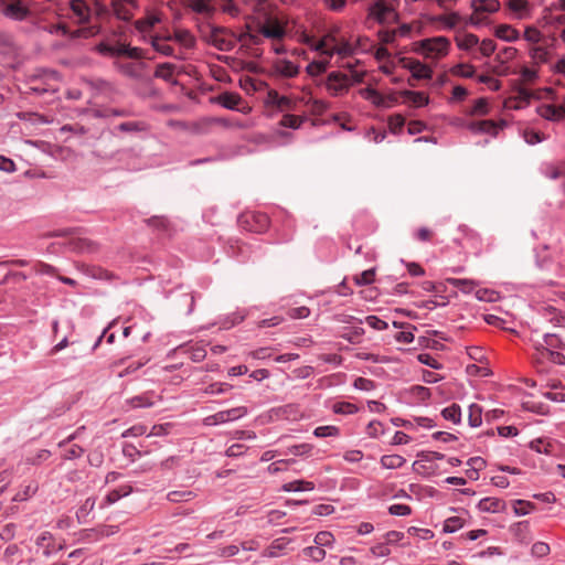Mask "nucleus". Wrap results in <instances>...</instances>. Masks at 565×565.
<instances>
[{"instance_id":"obj_1","label":"nucleus","mask_w":565,"mask_h":565,"mask_svg":"<svg viewBox=\"0 0 565 565\" xmlns=\"http://www.w3.org/2000/svg\"><path fill=\"white\" fill-rule=\"evenodd\" d=\"M199 31L203 41L220 51H231L236 44L234 33L226 28L203 23L199 26Z\"/></svg>"},{"instance_id":"obj_2","label":"nucleus","mask_w":565,"mask_h":565,"mask_svg":"<svg viewBox=\"0 0 565 565\" xmlns=\"http://www.w3.org/2000/svg\"><path fill=\"white\" fill-rule=\"evenodd\" d=\"M71 9L79 24L88 23L93 13L99 15L105 12L100 0H71Z\"/></svg>"},{"instance_id":"obj_3","label":"nucleus","mask_w":565,"mask_h":565,"mask_svg":"<svg viewBox=\"0 0 565 565\" xmlns=\"http://www.w3.org/2000/svg\"><path fill=\"white\" fill-rule=\"evenodd\" d=\"M449 40L445 36L425 39L417 43L416 51L428 58H438L447 54Z\"/></svg>"},{"instance_id":"obj_4","label":"nucleus","mask_w":565,"mask_h":565,"mask_svg":"<svg viewBox=\"0 0 565 565\" xmlns=\"http://www.w3.org/2000/svg\"><path fill=\"white\" fill-rule=\"evenodd\" d=\"M369 11L381 24H390L397 20L396 0H376Z\"/></svg>"},{"instance_id":"obj_5","label":"nucleus","mask_w":565,"mask_h":565,"mask_svg":"<svg viewBox=\"0 0 565 565\" xmlns=\"http://www.w3.org/2000/svg\"><path fill=\"white\" fill-rule=\"evenodd\" d=\"M0 10L9 19L22 21L30 14V9L22 0H0Z\"/></svg>"},{"instance_id":"obj_6","label":"nucleus","mask_w":565,"mask_h":565,"mask_svg":"<svg viewBox=\"0 0 565 565\" xmlns=\"http://www.w3.org/2000/svg\"><path fill=\"white\" fill-rule=\"evenodd\" d=\"M246 413H247V409L244 406L234 407V408H231L227 411H221L216 414L205 417L204 425L214 426V425L232 422V420H235V419H238V418L245 416Z\"/></svg>"},{"instance_id":"obj_7","label":"nucleus","mask_w":565,"mask_h":565,"mask_svg":"<svg viewBox=\"0 0 565 565\" xmlns=\"http://www.w3.org/2000/svg\"><path fill=\"white\" fill-rule=\"evenodd\" d=\"M350 79L348 75L340 72H331L327 76L326 87L332 96H338L343 92H348L350 87Z\"/></svg>"},{"instance_id":"obj_8","label":"nucleus","mask_w":565,"mask_h":565,"mask_svg":"<svg viewBox=\"0 0 565 565\" xmlns=\"http://www.w3.org/2000/svg\"><path fill=\"white\" fill-rule=\"evenodd\" d=\"M258 31L265 38L280 40L286 31L285 26L277 18L267 17L263 23H259Z\"/></svg>"},{"instance_id":"obj_9","label":"nucleus","mask_w":565,"mask_h":565,"mask_svg":"<svg viewBox=\"0 0 565 565\" xmlns=\"http://www.w3.org/2000/svg\"><path fill=\"white\" fill-rule=\"evenodd\" d=\"M242 224H246V228L250 232L262 233L269 226V217L264 213H248L242 220Z\"/></svg>"},{"instance_id":"obj_10","label":"nucleus","mask_w":565,"mask_h":565,"mask_svg":"<svg viewBox=\"0 0 565 565\" xmlns=\"http://www.w3.org/2000/svg\"><path fill=\"white\" fill-rule=\"evenodd\" d=\"M76 267L84 275L89 276L94 279H100V280H107V281L117 279V276L114 273H111L103 267H99V266L87 265V264L81 263V264H77Z\"/></svg>"},{"instance_id":"obj_11","label":"nucleus","mask_w":565,"mask_h":565,"mask_svg":"<svg viewBox=\"0 0 565 565\" xmlns=\"http://www.w3.org/2000/svg\"><path fill=\"white\" fill-rule=\"evenodd\" d=\"M223 122L218 118L206 117L201 118L196 121L190 122L188 125V130L195 135H206L210 132L211 128L216 125Z\"/></svg>"},{"instance_id":"obj_12","label":"nucleus","mask_w":565,"mask_h":565,"mask_svg":"<svg viewBox=\"0 0 565 565\" xmlns=\"http://www.w3.org/2000/svg\"><path fill=\"white\" fill-rule=\"evenodd\" d=\"M537 113L544 119L559 121L565 118V105H543L537 108Z\"/></svg>"},{"instance_id":"obj_13","label":"nucleus","mask_w":565,"mask_h":565,"mask_svg":"<svg viewBox=\"0 0 565 565\" xmlns=\"http://www.w3.org/2000/svg\"><path fill=\"white\" fill-rule=\"evenodd\" d=\"M504 125L502 122L501 125H498L493 120H479V121H471L468 125V129L472 132H486L490 134L492 136H495L499 128H501Z\"/></svg>"},{"instance_id":"obj_14","label":"nucleus","mask_w":565,"mask_h":565,"mask_svg":"<svg viewBox=\"0 0 565 565\" xmlns=\"http://www.w3.org/2000/svg\"><path fill=\"white\" fill-rule=\"evenodd\" d=\"M58 29L62 31L64 35H68L71 39H87L96 35L99 32V28L97 25L84 26L74 31H71L66 25H60Z\"/></svg>"},{"instance_id":"obj_15","label":"nucleus","mask_w":565,"mask_h":565,"mask_svg":"<svg viewBox=\"0 0 565 565\" xmlns=\"http://www.w3.org/2000/svg\"><path fill=\"white\" fill-rule=\"evenodd\" d=\"M291 540L287 537H279L271 542V544L264 550L263 556L265 557H278L280 556L287 546L290 544Z\"/></svg>"},{"instance_id":"obj_16","label":"nucleus","mask_w":565,"mask_h":565,"mask_svg":"<svg viewBox=\"0 0 565 565\" xmlns=\"http://www.w3.org/2000/svg\"><path fill=\"white\" fill-rule=\"evenodd\" d=\"M416 79L431 78L433 71L419 61L412 60L405 65Z\"/></svg>"},{"instance_id":"obj_17","label":"nucleus","mask_w":565,"mask_h":565,"mask_svg":"<svg viewBox=\"0 0 565 565\" xmlns=\"http://www.w3.org/2000/svg\"><path fill=\"white\" fill-rule=\"evenodd\" d=\"M478 509L481 512L498 513L505 509V503L497 498H484L479 501Z\"/></svg>"},{"instance_id":"obj_18","label":"nucleus","mask_w":565,"mask_h":565,"mask_svg":"<svg viewBox=\"0 0 565 565\" xmlns=\"http://www.w3.org/2000/svg\"><path fill=\"white\" fill-rule=\"evenodd\" d=\"M275 71L287 78L295 77L299 73V67L288 60H278L275 63Z\"/></svg>"},{"instance_id":"obj_19","label":"nucleus","mask_w":565,"mask_h":565,"mask_svg":"<svg viewBox=\"0 0 565 565\" xmlns=\"http://www.w3.org/2000/svg\"><path fill=\"white\" fill-rule=\"evenodd\" d=\"M111 8L115 15L124 21H130L134 17V10L136 9L122 1H111Z\"/></svg>"},{"instance_id":"obj_20","label":"nucleus","mask_w":565,"mask_h":565,"mask_svg":"<svg viewBox=\"0 0 565 565\" xmlns=\"http://www.w3.org/2000/svg\"><path fill=\"white\" fill-rule=\"evenodd\" d=\"M161 21L157 12H148V14L135 22L136 29L140 32L150 31L157 23Z\"/></svg>"},{"instance_id":"obj_21","label":"nucleus","mask_w":565,"mask_h":565,"mask_svg":"<svg viewBox=\"0 0 565 565\" xmlns=\"http://www.w3.org/2000/svg\"><path fill=\"white\" fill-rule=\"evenodd\" d=\"M471 7L481 13H494L500 9V2L498 0H473Z\"/></svg>"},{"instance_id":"obj_22","label":"nucleus","mask_w":565,"mask_h":565,"mask_svg":"<svg viewBox=\"0 0 565 565\" xmlns=\"http://www.w3.org/2000/svg\"><path fill=\"white\" fill-rule=\"evenodd\" d=\"M494 34L499 39L508 42H514L520 38L519 31L509 24H500L497 26Z\"/></svg>"},{"instance_id":"obj_23","label":"nucleus","mask_w":565,"mask_h":565,"mask_svg":"<svg viewBox=\"0 0 565 565\" xmlns=\"http://www.w3.org/2000/svg\"><path fill=\"white\" fill-rule=\"evenodd\" d=\"M175 68L177 66L171 63L158 64L154 71V76L158 78H162L166 82L175 84L177 82L173 81Z\"/></svg>"},{"instance_id":"obj_24","label":"nucleus","mask_w":565,"mask_h":565,"mask_svg":"<svg viewBox=\"0 0 565 565\" xmlns=\"http://www.w3.org/2000/svg\"><path fill=\"white\" fill-rule=\"evenodd\" d=\"M446 282L460 289L465 294H470L478 287V282L472 279L447 278Z\"/></svg>"},{"instance_id":"obj_25","label":"nucleus","mask_w":565,"mask_h":565,"mask_svg":"<svg viewBox=\"0 0 565 565\" xmlns=\"http://www.w3.org/2000/svg\"><path fill=\"white\" fill-rule=\"evenodd\" d=\"M35 544L43 550V555L49 557L54 550L53 535L50 532H43L38 536Z\"/></svg>"},{"instance_id":"obj_26","label":"nucleus","mask_w":565,"mask_h":565,"mask_svg":"<svg viewBox=\"0 0 565 565\" xmlns=\"http://www.w3.org/2000/svg\"><path fill=\"white\" fill-rule=\"evenodd\" d=\"M353 53L354 47L348 41H343L339 44L334 42L331 51H328V57L331 58L334 54H338L341 57H348L353 55Z\"/></svg>"},{"instance_id":"obj_27","label":"nucleus","mask_w":565,"mask_h":565,"mask_svg":"<svg viewBox=\"0 0 565 565\" xmlns=\"http://www.w3.org/2000/svg\"><path fill=\"white\" fill-rule=\"evenodd\" d=\"M185 4L200 14L210 15L213 12V8L207 0H185Z\"/></svg>"},{"instance_id":"obj_28","label":"nucleus","mask_w":565,"mask_h":565,"mask_svg":"<svg viewBox=\"0 0 565 565\" xmlns=\"http://www.w3.org/2000/svg\"><path fill=\"white\" fill-rule=\"evenodd\" d=\"M456 43L461 50H471L479 44V38L472 33H466L456 38Z\"/></svg>"},{"instance_id":"obj_29","label":"nucleus","mask_w":565,"mask_h":565,"mask_svg":"<svg viewBox=\"0 0 565 565\" xmlns=\"http://www.w3.org/2000/svg\"><path fill=\"white\" fill-rule=\"evenodd\" d=\"M242 98L236 93H223L218 96V103L227 109H236Z\"/></svg>"},{"instance_id":"obj_30","label":"nucleus","mask_w":565,"mask_h":565,"mask_svg":"<svg viewBox=\"0 0 565 565\" xmlns=\"http://www.w3.org/2000/svg\"><path fill=\"white\" fill-rule=\"evenodd\" d=\"M73 250L78 253H94L97 250V246L94 242L86 238H77L71 243Z\"/></svg>"},{"instance_id":"obj_31","label":"nucleus","mask_w":565,"mask_h":565,"mask_svg":"<svg viewBox=\"0 0 565 565\" xmlns=\"http://www.w3.org/2000/svg\"><path fill=\"white\" fill-rule=\"evenodd\" d=\"M315 489V484L311 481L295 480L282 486V490L286 492L291 491H311Z\"/></svg>"},{"instance_id":"obj_32","label":"nucleus","mask_w":565,"mask_h":565,"mask_svg":"<svg viewBox=\"0 0 565 565\" xmlns=\"http://www.w3.org/2000/svg\"><path fill=\"white\" fill-rule=\"evenodd\" d=\"M406 460L399 455H384L381 458V465L385 469L401 468Z\"/></svg>"},{"instance_id":"obj_33","label":"nucleus","mask_w":565,"mask_h":565,"mask_svg":"<svg viewBox=\"0 0 565 565\" xmlns=\"http://www.w3.org/2000/svg\"><path fill=\"white\" fill-rule=\"evenodd\" d=\"M337 42L335 38L331 34L323 36L320 41L315 42L312 49L320 52L322 55L328 56V51H331L333 43Z\"/></svg>"},{"instance_id":"obj_34","label":"nucleus","mask_w":565,"mask_h":565,"mask_svg":"<svg viewBox=\"0 0 565 565\" xmlns=\"http://www.w3.org/2000/svg\"><path fill=\"white\" fill-rule=\"evenodd\" d=\"M305 120L306 117L286 114L280 119L279 125L286 128L298 129Z\"/></svg>"},{"instance_id":"obj_35","label":"nucleus","mask_w":565,"mask_h":565,"mask_svg":"<svg viewBox=\"0 0 565 565\" xmlns=\"http://www.w3.org/2000/svg\"><path fill=\"white\" fill-rule=\"evenodd\" d=\"M469 424L472 427H478L482 423V408L478 404H471L469 406V415H468Z\"/></svg>"},{"instance_id":"obj_36","label":"nucleus","mask_w":565,"mask_h":565,"mask_svg":"<svg viewBox=\"0 0 565 565\" xmlns=\"http://www.w3.org/2000/svg\"><path fill=\"white\" fill-rule=\"evenodd\" d=\"M131 491H132V488L130 486H121L120 488L115 489L107 494L106 502L108 504H113L116 501H118L120 498L126 497L129 493H131Z\"/></svg>"},{"instance_id":"obj_37","label":"nucleus","mask_w":565,"mask_h":565,"mask_svg":"<svg viewBox=\"0 0 565 565\" xmlns=\"http://www.w3.org/2000/svg\"><path fill=\"white\" fill-rule=\"evenodd\" d=\"M476 297L480 301L494 302L499 300V292L493 289L480 288L476 290Z\"/></svg>"},{"instance_id":"obj_38","label":"nucleus","mask_w":565,"mask_h":565,"mask_svg":"<svg viewBox=\"0 0 565 565\" xmlns=\"http://www.w3.org/2000/svg\"><path fill=\"white\" fill-rule=\"evenodd\" d=\"M531 56L536 63H545L550 58V51L544 45H536L531 50Z\"/></svg>"},{"instance_id":"obj_39","label":"nucleus","mask_w":565,"mask_h":565,"mask_svg":"<svg viewBox=\"0 0 565 565\" xmlns=\"http://www.w3.org/2000/svg\"><path fill=\"white\" fill-rule=\"evenodd\" d=\"M404 95L417 107L426 106L429 102L428 96L422 92L406 90Z\"/></svg>"},{"instance_id":"obj_40","label":"nucleus","mask_w":565,"mask_h":565,"mask_svg":"<svg viewBox=\"0 0 565 565\" xmlns=\"http://www.w3.org/2000/svg\"><path fill=\"white\" fill-rule=\"evenodd\" d=\"M443 416L445 419L450 420L455 424L459 423L460 417H461V412H460L459 405L452 404L449 407H446L443 411Z\"/></svg>"},{"instance_id":"obj_41","label":"nucleus","mask_w":565,"mask_h":565,"mask_svg":"<svg viewBox=\"0 0 565 565\" xmlns=\"http://www.w3.org/2000/svg\"><path fill=\"white\" fill-rule=\"evenodd\" d=\"M329 66V58L327 61H315L307 66V72L311 76H317L327 71Z\"/></svg>"},{"instance_id":"obj_42","label":"nucleus","mask_w":565,"mask_h":565,"mask_svg":"<svg viewBox=\"0 0 565 565\" xmlns=\"http://www.w3.org/2000/svg\"><path fill=\"white\" fill-rule=\"evenodd\" d=\"M151 43H152L153 49H154L157 52H159V53H161V54H163V55H167V56H169V55H172V54H173V47H172L171 45L167 44V43L163 41V39H161V38H159V36H154V38L152 39V42H151Z\"/></svg>"},{"instance_id":"obj_43","label":"nucleus","mask_w":565,"mask_h":565,"mask_svg":"<svg viewBox=\"0 0 565 565\" xmlns=\"http://www.w3.org/2000/svg\"><path fill=\"white\" fill-rule=\"evenodd\" d=\"M534 509V504L525 500H516L513 504V511L516 515H526Z\"/></svg>"},{"instance_id":"obj_44","label":"nucleus","mask_w":565,"mask_h":565,"mask_svg":"<svg viewBox=\"0 0 565 565\" xmlns=\"http://www.w3.org/2000/svg\"><path fill=\"white\" fill-rule=\"evenodd\" d=\"M332 411L335 414L348 415V414L355 413L358 411V407L354 404H351L349 402H338V403L333 404Z\"/></svg>"},{"instance_id":"obj_45","label":"nucleus","mask_w":565,"mask_h":565,"mask_svg":"<svg viewBox=\"0 0 565 565\" xmlns=\"http://www.w3.org/2000/svg\"><path fill=\"white\" fill-rule=\"evenodd\" d=\"M174 39L185 47H192L194 45V38L189 31L180 30L174 33Z\"/></svg>"},{"instance_id":"obj_46","label":"nucleus","mask_w":565,"mask_h":565,"mask_svg":"<svg viewBox=\"0 0 565 565\" xmlns=\"http://www.w3.org/2000/svg\"><path fill=\"white\" fill-rule=\"evenodd\" d=\"M294 462H295L294 459L277 460V461L273 462L271 465H269L267 470L269 473L276 475L278 472L286 471L288 469V466Z\"/></svg>"},{"instance_id":"obj_47","label":"nucleus","mask_w":565,"mask_h":565,"mask_svg":"<svg viewBox=\"0 0 565 565\" xmlns=\"http://www.w3.org/2000/svg\"><path fill=\"white\" fill-rule=\"evenodd\" d=\"M127 403L134 407V408H138V407H151L154 403L149 398L148 395H139V396H135L130 399L127 401Z\"/></svg>"},{"instance_id":"obj_48","label":"nucleus","mask_w":565,"mask_h":565,"mask_svg":"<svg viewBox=\"0 0 565 565\" xmlns=\"http://www.w3.org/2000/svg\"><path fill=\"white\" fill-rule=\"evenodd\" d=\"M127 44L117 43L115 45H100V52H107L111 55H125L127 54Z\"/></svg>"},{"instance_id":"obj_49","label":"nucleus","mask_w":565,"mask_h":565,"mask_svg":"<svg viewBox=\"0 0 565 565\" xmlns=\"http://www.w3.org/2000/svg\"><path fill=\"white\" fill-rule=\"evenodd\" d=\"M516 97L514 98L515 102L527 104L531 98L533 97V93L526 88L523 84H520L515 87Z\"/></svg>"},{"instance_id":"obj_50","label":"nucleus","mask_w":565,"mask_h":565,"mask_svg":"<svg viewBox=\"0 0 565 565\" xmlns=\"http://www.w3.org/2000/svg\"><path fill=\"white\" fill-rule=\"evenodd\" d=\"M463 526V521L458 516L448 518L444 524V531L447 533L456 532Z\"/></svg>"},{"instance_id":"obj_51","label":"nucleus","mask_w":565,"mask_h":565,"mask_svg":"<svg viewBox=\"0 0 565 565\" xmlns=\"http://www.w3.org/2000/svg\"><path fill=\"white\" fill-rule=\"evenodd\" d=\"M303 553L316 562L322 561L326 556V551L319 545L306 547Z\"/></svg>"},{"instance_id":"obj_52","label":"nucleus","mask_w":565,"mask_h":565,"mask_svg":"<svg viewBox=\"0 0 565 565\" xmlns=\"http://www.w3.org/2000/svg\"><path fill=\"white\" fill-rule=\"evenodd\" d=\"M193 497L191 491H171L167 494V498L171 502H183L189 501Z\"/></svg>"},{"instance_id":"obj_53","label":"nucleus","mask_w":565,"mask_h":565,"mask_svg":"<svg viewBox=\"0 0 565 565\" xmlns=\"http://www.w3.org/2000/svg\"><path fill=\"white\" fill-rule=\"evenodd\" d=\"M489 113V105L486 98H479L475 102V105L471 109V115L483 116Z\"/></svg>"},{"instance_id":"obj_54","label":"nucleus","mask_w":565,"mask_h":565,"mask_svg":"<svg viewBox=\"0 0 565 565\" xmlns=\"http://www.w3.org/2000/svg\"><path fill=\"white\" fill-rule=\"evenodd\" d=\"M313 435L316 437L338 436L339 428L335 426H319L315 429Z\"/></svg>"},{"instance_id":"obj_55","label":"nucleus","mask_w":565,"mask_h":565,"mask_svg":"<svg viewBox=\"0 0 565 565\" xmlns=\"http://www.w3.org/2000/svg\"><path fill=\"white\" fill-rule=\"evenodd\" d=\"M452 72L456 75L470 78L475 75V67L470 64H458Z\"/></svg>"},{"instance_id":"obj_56","label":"nucleus","mask_w":565,"mask_h":565,"mask_svg":"<svg viewBox=\"0 0 565 565\" xmlns=\"http://www.w3.org/2000/svg\"><path fill=\"white\" fill-rule=\"evenodd\" d=\"M524 39L532 43H540L543 39V35L536 28L527 26L524 31Z\"/></svg>"},{"instance_id":"obj_57","label":"nucleus","mask_w":565,"mask_h":565,"mask_svg":"<svg viewBox=\"0 0 565 565\" xmlns=\"http://www.w3.org/2000/svg\"><path fill=\"white\" fill-rule=\"evenodd\" d=\"M312 446L309 444L294 445L288 448V452L294 456H307L311 452Z\"/></svg>"},{"instance_id":"obj_58","label":"nucleus","mask_w":565,"mask_h":565,"mask_svg":"<svg viewBox=\"0 0 565 565\" xmlns=\"http://www.w3.org/2000/svg\"><path fill=\"white\" fill-rule=\"evenodd\" d=\"M523 137L529 145H535L545 140V136L535 130H525Z\"/></svg>"},{"instance_id":"obj_59","label":"nucleus","mask_w":565,"mask_h":565,"mask_svg":"<svg viewBox=\"0 0 565 565\" xmlns=\"http://www.w3.org/2000/svg\"><path fill=\"white\" fill-rule=\"evenodd\" d=\"M375 271L373 269L364 270L354 277L356 285H369L374 280Z\"/></svg>"},{"instance_id":"obj_60","label":"nucleus","mask_w":565,"mask_h":565,"mask_svg":"<svg viewBox=\"0 0 565 565\" xmlns=\"http://www.w3.org/2000/svg\"><path fill=\"white\" fill-rule=\"evenodd\" d=\"M405 125V118L402 115L391 116L388 119V127L392 132L396 134Z\"/></svg>"},{"instance_id":"obj_61","label":"nucleus","mask_w":565,"mask_h":565,"mask_svg":"<svg viewBox=\"0 0 565 565\" xmlns=\"http://www.w3.org/2000/svg\"><path fill=\"white\" fill-rule=\"evenodd\" d=\"M333 542V535L330 532L321 531L315 537V543L319 546H328Z\"/></svg>"},{"instance_id":"obj_62","label":"nucleus","mask_w":565,"mask_h":565,"mask_svg":"<svg viewBox=\"0 0 565 565\" xmlns=\"http://www.w3.org/2000/svg\"><path fill=\"white\" fill-rule=\"evenodd\" d=\"M531 551L534 556L543 557L550 553V546H548V544H546L544 542H536L533 544Z\"/></svg>"},{"instance_id":"obj_63","label":"nucleus","mask_w":565,"mask_h":565,"mask_svg":"<svg viewBox=\"0 0 565 565\" xmlns=\"http://www.w3.org/2000/svg\"><path fill=\"white\" fill-rule=\"evenodd\" d=\"M365 322L375 330H385L388 327L384 320L377 318L376 316H367L365 318Z\"/></svg>"},{"instance_id":"obj_64","label":"nucleus","mask_w":565,"mask_h":565,"mask_svg":"<svg viewBox=\"0 0 565 565\" xmlns=\"http://www.w3.org/2000/svg\"><path fill=\"white\" fill-rule=\"evenodd\" d=\"M495 43L491 39H484L480 44V52L483 56H490L495 50Z\"/></svg>"}]
</instances>
